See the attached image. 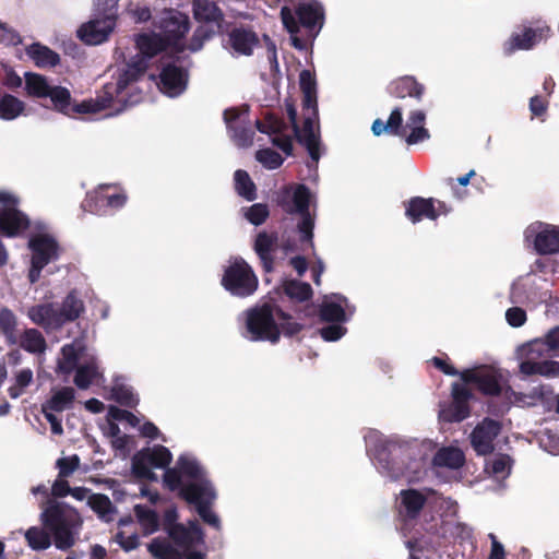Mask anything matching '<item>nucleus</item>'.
I'll list each match as a JSON object with an SVG mask.
<instances>
[{
  "mask_svg": "<svg viewBox=\"0 0 559 559\" xmlns=\"http://www.w3.org/2000/svg\"><path fill=\"white\" fill-rule=\"evenodd\" d=\"M364 440L367 454L377 468L391 479H419L426 471L428 459L436 450V442L431 439L385 437L376 429H367Z\"/></svg>",
  "mask_w": 559,
  "mask_h": 559,
  "instance_id": "nucleus-1",
  "label": "nucleus"
},
{
  "mask_svg": "<svg viewBox=\"0 0 559 559\" xmlns=\"http://www.w3.org/2000/svg\"><path fill=\"white\" fill-rule=\"evenodd\" d=\"M299 86L302 93V104L305 109L304 124L300 129L296 122V109L292 104L286 105V111L289 117L292 128L284 124L271 114H266L263 119L257 120V128L261 134H265L269 140L281 148L286 155H290L293 150L292 134L308 151L313 165L320 159L319 129L317 123V83L313 74L309 70H302L299 74Z\"/></svg>",
  "mask_w": 559,
  "mask_h": 559,
  "instance_id": "nucleus-2",
  "label": "nucleus"
},
{
  "mask_svg": "<svg viewBox=\"0 0 559 559\" xmlns=\"http://www.w3.org/2000/svg\"><path fill=\"white\" fill-rule=\"evenodd\" d=\"M163 487L193 504L200 518L215 530H221V519L211 509L217 498L216 489L201 462L191 453H181L173 468L162 477Z\"/></svg>",
  "mask_w": 559,
  "mask_h": 559,
  "instance_id": "nucleus-3",
  "label": "nucleus"
},
{
  "mask_svg": "<svg viewBox=\"0 0 559 559\" xmlns=\"http://www.w3.org/2000/svg\"><path fill=\"white\" fill-rule=\"evenodd\" d=\"M154 28L151 32H143L135 37V45L140 56L132 58L128 63H135L143 60L145 69L147 60L168 47L176 51H198L210 34L200 27L195 31L189 45L183 41V36L189 31L188 15L177 10H165L154 17Z\"/></svg>",
  "mask_w": 559,
  "mask_h": 559,
  "instance_id": "nucleus-4",
  "label": "nucleus"
},
{
  "mask_svg": "<svg viewBox=\"0 0 559 559\" xmlns=\"http://www.w3.org/2000/svg\"><path fill=\"white\" fill-rule=\"evenodd\" d=\"M178 519L177 508L170 507L165 511L164 527L171 543L154 538L147 544L148 552L155 559H206L207 546L199 523H177Z\"/></svg>",
  "mask_w": 559,
  "mask_h": 559,
  "instance_id": "nucleus-5",
  "label": "nucleus"
},
{
  "mask_svg": "<svg viewBox=\"0 0 559 559\" xmlns=\"http://www.w3.org/2000/svg\"><path fill=\"white\" fill-rule=\"evenodd\" d=\"M41 526H31L23 535L27 546L35 551L46 550L51 545V534L56 547L70 548L74 544L75 530L81 525L78 512L63 503L48 501L40 513Z\"/></svg>",
  "mask_w": 559,
  "mask_h": 559,
  "instance_id": "nucleus-6",
  "label": "nucleus"
},
{
  "mask_svg": "<svg viewBox=\"0 0 559 559\" xmlns=\"http://www.w3.org/2000/svg\"><path fill=\"white\" fill-rule=\"evenodd\" d=\"M239 322L242 336L251 342L277 343L282 334L290 336L301 329L292 317L269 305L247 309L239 316Z\"/></svg>",
  "mask_w": 559,
  "mask_h": 559,
  "instance_id": "nucleus-7",
  "label": "nucleus"
},
{
  "mask_svg": "<svg viewBox=\"0 0 559 559\" xmlns=\"http://www.w3.org/2000/svg\"><path fill=\"white\" fill-rule=\"evenodd\" d=\"M144 71L145 63L143 60L135 63H126L123 68L118 70L115 81L104 86L103 95L81 103L74 100L70 117L76 114H96L114 106V104L127 105L139 102V97H133L132 91L135 81Z\"/></svg>",
  "mask_w": 559,
  "mask_h": 559,
  "instance_id": "nucleus-8",
  "label": "nucleus"
},
{
  "mask_svg": "<svg viewBox=\"0 0 559 559\" xmlns=\"http://www.w3.org/2000/svg\"><path fill=\"white\" fill-rule=\"evenodd\" d=\"M283 206L286 212L298 215L296 230L298 243H287L286 251L313 248V228L316 224V198L304 185L289 186L284 190Z\"/></svg>",
  "mask_w": 559,
  "mask_h": 559,
  "instance_id": "nucleus-9",
  "label": "nucleus"
},
{
  "mask_svg": "<svg viewBox=\"0 0 559 559\" xmlns=\"http://www.w3.org/2000/svg\"><path fill=\"white\" fill-rule=\"evenodd\" d=\"M551 356L542 337L519 345L514 352L519 370L524 376L558 377L559 361L550 359Z\"/></svg>",
  "mask_w": 559,
  "mask_h": 559,
  "instance_id": "nucleus-10",
  "label": "nucleus"
},
{
  "mask_svg": "<svg viewBox=\"0 0 559 559\" xmlns=\"http://www.w3.org/2000/svg\"><path fill=\"white\" fill-rule=\"evenodd\" d=\"M222 286L233 296L248 297L254 294L259 280L242 258H231L224 269Z\"/></svg>",
  "mask_w": 559,
  "mask_h": 559,
  "instance_id": "nucleus-11",
  "label": "nucleus"
},
{
  "mask_svg": "<svg viewBox=\"0 0 559 559\" xmlns=\"http://www.w3.org/2000/svg\"><path fill=\"white\" fill-rule=\"evenodd\" d=\"M27 246L31 251L28 280L34 284L40 278L43 269L58 259L59 246L55 237L45 228L32 234Z\"/></svg>",
  "mask_w": 559,
  "mask_h": 559,
  "instance_id": "nucleus-12",
  "label": "nucleus"
},
{
  "mask_svg": "<svg viewBox=\"0 0 559 559\" xmlns=\"http://www.w3.org/2000/svg\"><path fill=\"white\" fill-rule=\"evenodd\" d=\"M21 199L14 191L0 189V235L19 237L31 226L28 216L19 209Z\"/></svg>",
  "mask_w": 559,
  "mask_h": 559,
  "instance_id": "nucleus-13",
  "label": "nucleus"
},
{
  "mask_svg": "<svg viewBox=\"0 0 559 559\" xmlns=\"http://www.w3.org/2000/svg\"><path fill=\"white\" fill-rule=\"evenodd\" d=\"M426 112L416 108L408 112L407 119L403 124V114L400 108H394L388 119V127L405 140L408 145L418 144L430 138L428 129L425 127Z\"/></svg>",
  "mask_w": 559,
  "mask_h": 559,
  "instance_id": "nucleus-14",
  "label": "nucleus"
},
{
  "mask_svg": "<svg viewBox=\"0 0 559 559\" xmlns=\"http://www.w3.org/2000/svg\"><path fill=\"white\" fill-rule=\"evenodd\" d=\"M173 453L164 445L155 444L138 451L131 460V471L135 477L156 480L155 469H170Z\"/></svg>",
  "mask_w": 559,
  "mask_h": 559,
  "instance_id": "nucleus-15",
  "label": "nucleus"
},
{
  "mask_svg": "<svg viewBox=\"0 0 559 559\" xmlns=\"http://www.w3.org/2000/svg\"><path fill=\"white\" fill-rule=\"evenodd\" d=\"M465 385L473 383L484 394L498 395L508 384V372L496 366H477L460 372Z\"/></svg>",
  "mask_w": 559,
  "mask_h": 559,
  "instance_id": "nucleus-16",
  "label": "nucleus"
},
{
  "mask_svg": "<svg viewBox=\"0 0 559 559\" xmlns=\"http://www.w3.org/2000/svg\"><path fill=\"white\" fill-rule=\"evenodd\" d=\"M524 242L527 248L539 254L559 253V227L543 222H534L524 230Z\"/></svg>",
  "mask_w": 559,
  "mask_h": 559,
  "instance_id": "nucleus-17",
  "label": "nucleus"
},
{
  "mask_svg": "<svg viewBox=\"0 0 559 559\" xmlns=\"http://www.w3.org/2000/svg\"><path fill=\"white\" fill-rule=\"evenodd\" d=\"M75 400V391L73 388L63 386L51 390L50 397L41 405V412L50 424L51 432L58 436L63 433L61 419L56 413H62L72 407Z\"/></svg>",
  "mask_w": 559,
  "mask_h": 559,
  "instance_id": "nucleus-18",
  "label": "nucleus"
},
{
  "mask_svg": "<svg viewBox=\"0 0 559 559\" xmlns=\"http://www.w3.org/2000/svg\"><path fill=\"white\" fill-rule=\"evenodd\" d=\"M128 195L126 191L115 185H99L94 191L87 194V202L97 212L106 213L124 206Z\"/></svg>",
  "mask_w": 559,
  "mask_h": 559,
  "instance_id": "nucleus-19",
  "label": "nucleus"
},
{
  "mask_svg": "<svg viewBox=\"0 0 559 559\" xmlns=\"http://www.w3.org/2000/svg\"><path fill=\"white\" fill-rule=\"evenodd\" d=\"M545 280L535 275L527 274L518 278L511 287L510 297L513 302L519 304H537L547 297V293H543Z\"/></svg>",
  "mask_w": 559,
  "mask_h": 559,
  "instance_id": "nucleus-20",
  "label": "nucleus"
},
{
  "mask_svg": "<svg viewBox=\"0 0 559 559\" xmlns=\"http://www.w3.org/2000/svg\"><path fill=\"white\" fill-rule=\"evenodd\" d=\"M355 311V306L340 294L324 296L319 308L320 319L324 322L346 323L353 318Z\"/></svg>",
  "mask_w": 559,
  "mask_h": 559,
  "instance_id": "nucleus-21",
  "label": "nucleus"
},
{
  "mask_svg": "<svg viewBox=\"0 0 559 559\" xmlns=\"http://www.w3.org/2000/svg\"><path fill=\"white\" fill-rule=\"evenodd\" d=\"M293 10L297 15L299 25L306 27L311 37H314L324 24V10L318 0H296Z\"/></svg>",
  "mask_w": 559,
  "mask_h": 559,
  "instance_id": "nucleus-22",
  "label": "nucleus"
},
{
  "mask_svg": "<svg viewBox=\"0 0 559 559\" xmlns=\"http://www.w3.org/2000/svg\"><path fill=\"white\" fill-rule=\"evenodd\" d=\"M472 393L464 384V382H455L452 385V403L448 406H442L439 412V417L443 421H461L469 415L467 405Z\"/></svg>",
  "mask_w": 559,
  "mask_h": 559,
  "instance_id": "nucleus-23",
  "label": "nucleus"
},
{
  "mask_svg": "<svg viewBox=\"0 0 559 559\" xmlns=\"http://www.w3.org/2000/svg\"><path fill=\"white\" fill-rule=\"evenodd\" d=\"M450 209L441 201L435 199L413 198L405 207V215L412 223L425 218L435 221L440 215L449 213Z\"/></svg>",
  "mask_w": 559,
  "mask_h": 559,
  "instance_id": "nucleus-24",
  "label": "nucleus"
},
{
  "mask_svg": "<svg viewBox=\"0 0 559 559\" xmlns=\"http://www.w3.org/2000/svg\"><path fill=\"white\" fill-rule=\"evenodd\" d=\"M224 120L233 141L240 147L252 145V132L245 126L248 122L247 110L229 108L224 111Z\"/></svg>",
  "mask_w": 559,
  "mask_h": 559,
  "instance_id": "nucleus-25",
  "label": "nucleus"
},
{
  "mask_svg": "<svg viewBox=\"0 0 559 559\" xmlns=\"http://www.w3.org/2000/svg\"><path fill=\"white\" fill-rule=\"evenodd\" d=\"M188 85V73L176 64H166L159 74L158 87L168 97L181 95Z\"/></svg>",
  "mask_w": 559,
  "mask_h": 559,
  "instance_id": "nucleus-26",
  "label": "nucleus"
},
{
  "mask_svg": "<svg viewBox=\"0 0 559 559\" xmlns=\"http://www.w3.org/2000/svg\"><path fill=\"white\" fill-rule=\"evenodd\" d=\"M115 27V20L111 14H106L100 19H93L83 24L79 31V37L88 45H99L108 39Z\"/></svg>",
  "mask_w": 559,
  "mask_h": 559,
  "instance_id": "nucleus-27",
  "label": "nucleus"
},
{
  "mask_svg": "<svg viewBox=\"0 0 559 559\" xmlns=\"http://www.w3.org/2000/svg\"><path fill=\"white\" fill-rule=\"evenodd\" d=\"M433 493L435 491L431 488L403 489L399 493L400 508L408 519H415Z\"/></svg>",
  "mask_w": 559,
  "mask_h": 559,
  "instance_id": "nucleus-28",
  "label": "nucleus"
},
{
  "mask_svg": "<svg viewBox=\"0 0 559 559\" xmlns=\"http://www.w3.org/2000/svg\"><path fill=\"white\" fill-rule=\"evenodd\" d=\"M73 382L81 390H86L92 384L104 382V372L95 355H90L76 368Z\"/></svg>",
  "mask_w": 559,
  "mask_h": 559,
  "instance_id": "nucleus-29",
  "label": "nucleus"
},
{
  "mask_svg": "<svg viewBox=\"0 0 559 559\" xmlns=\"http://www.w3.org/2000/svg\"><path fill=\"white\" fill-rule=\"evenodd\" d=\"M499 429L497 421L485 419L473 430L471 442L478 454L485 455L492 450V441L499 433Z\"/></svg>",
  "mask_w": 559,
  "mask_h": 559,
  "instance_id": "nucleus-30",
  "label": "nucleus"
},
{
  "mask_svg": "<svg viewBox=\"0 0 559 559\" xmlns=\"http://www.w3.org/2000/svg\"><path fill=\"white\" fill-rule=\"evenodd\" d=\"M84 352L85 345L79 340L63 345L57 358L56 372L64 376L72 373L80 366L79 360L83 357Z\"/></svg>",
  "mask_w": 559,
  "mask_h": 559,
  "instance_id": "nucleus-31",
  "label": "nucleus"
},
{
  "mask_svg": "<svg viewBox=\"0 0 559 559\" xmlns=\"http://www.w3.org/2000/svg\"><path fill=\"white\" fill-rule=\"evenodd\" d=\"M258 44L259 39L254 32L235 28L228 35L226 48L233 56H250Z\"/></svg>",
  "mask_w": 559,
  "mask_h": 559,
  "instance_id": "nucleus-32",
  "label": "nucleus"
},
{
  "mask_svg": "<svg viewBox=\"0 0 559 559\" xmlns=\"http://www.w3.org/2000/svg\"><path fill=\"white\" fill-rule=\"evenodd\" d=\"M548 31L547 26H538L536 28L525 27L521 32H515L506 41L504 50L511 53L515 50L531 49Z\"/></svg>",
  "mask_w": 559,
  "mask_h": 559,
  "instance_id": "nucleus-33",
  "label": "nucleus"
},
{
  "mask_svg": "<svg viewBox=\"0 0 559 559\" xmlns=\"http://www.w3.org/2000/svg\"><path fill=\"white\" fill-rule=\"evenodd\" d=\"M465 463V455L463 451L456 445H445L439 449L436 448L432 459L431 466L435 469H451L456 471L461 468Z\"/></svg>",
  "mask_w": 559,
  "mask_h": 559,
  "instance_id": "nucleus-34",
  "label": "nucleus"
},
{
  "mask_svg": "<svg viewBox=\"0 0 559 559\" xmlns=\"http://www.w3.org/2000/svg\"><path fill=\"white\" fill-rule=\"evenodd\" d=\"M28 318L46 330H56L62 326L59 310L52 305L33 306L27 311Z\"/></svg>",
  "mask_w": 559,
  "mask_h": 559,
  "instance_id": "nucleus-35",
  "label": "nucleus"
},
{
  "mask_svg": "<svg viewBox=\"0 0 559 559\" xmlns=\"http://www.w3.org/2000/svg\"><path fill=\"white\" fill-rule=\"evenodd\" d=\"M409 551L408 559H440L436 547V540L431 536L423 535L406 542Z\"/></svg>",
  "mask_w": 559,
  "mask_h": 559,
  "instance_id": "nucleus-36",
  "label": "nucleus"
},
{
  "mask_svg": "<svg viewBox=\"0 0 559 559\" xmlns=\"http://www.w3.org/2000/svg\"><path fill=\"white\" fill-rule=\"evenodd\" d=\"M193 15L195 20L212 24L216 31H222L223 14L218 7L210 0H194Z\"/></svg>",
  "mask_w": 559,
  "mask_h": 559,
  "instance_id": "nucleus-37",
  "label": "nucleus"
},
{
  "mask_svg": "<svg viewBox=\"0 0 559 559\" xmlns=\"http://www.w3.org/2000/svg\"><path fill=\"white\" fill-rule=\"evenodd\" d=\"M111 397L121 405L133 407L139 403V395L122 376H116L110 389Z\"/></svg>",
  "mask_w": 559,
  "mask_h": 559,
  "instance_id": "nucleus-38",
  "label": "nucleus"
},
{
  "mask_svg": "<svg viewBox=\"0 0 559 559\" xmlns=\"http://www.w3.org/2000/svg\"><path fill=\"white\" fill-rule=\"evenodd\" d=\"M104 435L109 439L116 456L126 457L128 455L131 438L122 433L118 425L108 421L104 428Z\"/></svg>",
  "mask_w": 559,
  "mask_h": 559,
  "instance_id": "nucleus-39",
  "label": "nucleus"
},
{
  "mask_svg": "<svg viewBox=\"0 0 559 559\" xmlns=\"http://www.w3.org/2000/svg\"><path fill=\"white\" fill-rule=\"evenodd\" d=\"M134 513L144 536L152 535L159 530V518L153 509L136 504Z\"/></svg>",
  "mask_w": 559,
  "mask_h": 559,
  "instance_id": "nucleus-40",
  "label": "nucleus"
},
{
  "mask_svg": "<svg viewBox=\"0 0 559 559\" xmlns=\"http://www.w3.org/2000/svg\"><path fill=\"white\" fill-rule=\"evenodd\" d=\"M281 17H282L284 27L290 35L292 45L298 50L306 49L307 43L298 36L300 26L294 16L292 8H289L287 5L283 7L281 9Z\"/></svg>",
  "mask_w": 559,
  "mask_h": 559,
  "instance_id": "nucleus-41",
  "label": "nucleus"
},
{
  "mask_svg": "<svg viewBox=\"0 0 559 559\" xmlns=\"http://www.w3.org/2000/svg\"><path fill=\"white\" fill-rule=\"evenodd\" d=\"M26 53L40 68L53 67L59 62V56L55 51L37 43L27 47Z\"/></svg>",
  "mask_w": 559,
  "mask_h": 559,
  "instance_id": "nucleus-42",
  "label": "nucleus"
},
{
  "mask_svg": "<svg viewBox=\"0 0 559 559\" xmlns=\"http://www.w3.org/2000/svg\"><path fill=\"white\" fill-rule=\"evenodd\" d=\"M391 92L400 98L414 97L420 99L424 94V86L415 79L405 76L393 83Z\"/></svg>",
  "mask_w": 559,
  "mask_h": 559,
  "instance_id": "nucleus-43",
  "label": "nucleus"
},
{
  "mask_svg": "<svg viewBox=\"0 0 559 559\" xmlns=\"http://www.w3.org/2000/svg\"><path fill=\"white\" fill-rule=\"evenodd\" d=\"M59 310V316L61 317L62 325L67 322L74 321L78 319L81 313L84 311V304L81 298L78 297L75 293H70L64 300Z\"/></svg>",
  "mask_w": 559,
  "mask_h": 559,
  "instance_id": "nucleus-44",
  "label": "nucleus"
},
{
  "mask_svg": "<svg viewBox=\"0 0 559 559\" xmlns=\"http://www.w3.org/2000/svg\"><path fill=\"white\" fill-rule=\"evenodd\" d=\"M51 87L52 85L49 84L45 76L32 72L25 73V91L27 95L37 98L47 97Z\"/></svg>",
  "mask_w": 559,
  "mask_h": 559,
  "instance_id": "nucleus-45",
  "label": "nucleus"
},
{
  "mask_svg": "<svg viewBox=\"0 0 559 559\" xmlns=\"http://www.w3.org/2000/svg\"><path fill=\"white\" fill-rule=\"evenodd\" d=\"M47 97L50 98L56 110L63 115L71 116V109L74 100L72 99L71 93L68 88L52 85Z\"/></svg>",
  "mask_w": 559,
  "mask_h": 559,
  "instance_id": "nucleus-46",
  "label": "nucleus"
},
{
  "mask_svg": "<svg viewBox=\"0 0 559 559\" xmlns=\"http://www.w3.org/2000/svg\"><path fill=\"white\" fill-rule=\"evenodd\" d=\"M20 345L32 354H44L47 348L43 334L35 329H28L21 335Z\"/></svg>",
  "mask_w": 559,
  "mask_h": 559,
  "instance_id": "nucleus-47",
  "label": "nucleus"
},
{
  "mask_svg": "<svg viewBox=\"0 0 559 559\" xmlns=\"http://www.w3.org/2000/svg\"><path fill=\"white\" fill-rule=\"evenodd\" d=\"M485 469L497 479H504L511 472V459L504 454L492 456L486 462Z\"/></svg>",
  "mask_w": 559,
  "mask_h": 559,
  "instance_id": "nucleus-48",
  "label": "nucleus"
},
{
  "mask_svg": "<svg viewBox=\"0 0 559 559\" xmlns=\"http://www.w3.org/2000/svg\"><path fill=\"white\" fill-rule=\"evenodd\" d=\"M24 110V103L12 95H3L0 97V119L14 120Z\"/></svg>",
  "mask_w": 559,
  "mask_h": 559,
  "instance_id": "nucleus-49",
  "label": "nucleus"
},
{
  "mask_svg": "<svg viewBox=\"0 0 559 559\" xmlns=\"http://www.w3.org/2000/svg\"><path fill=\"white\" fill-rule=\"evenodd\" d=\"M88 506L98 514V516L103 521L110 522L114 520L115 510L111 504V501L107 496L100 493H93L90 497Z\"/></svg>",
  "mask_w": 559,
  "mask_h": 559,
  "instance_id": "nucleus-50",
  "label": "nucleus"
},
{
  "mask_svg": "<svg viewBox=\"0 0 559 559\" xmlns=\"http://www.w3.org/2000/svg\"><path fill=\"white\" fill-rule=\"evenodd\" d=\"M235 189L237 193L248 201L255 199V186L251 180L250 176L245 170H237L234 175Z\"/></svg>",
  "mask_w": 559,
  "mask_h": 559,
  "instance_id": "nucleus-51",
  "label": "nucleus"
},
{
  "mask_svg": "<svg viewBox=\"0 0 559 559\" xmlns=\"http://www.w3.org/2000/svg\"><path fill=\"white\" fill-rule=\"evenodd\" d=\"M286 295L295 300L305 301L312 295L311 286L304 282L288 281L284 284Z\"/></svg>",
  "mask_w": 559,
  "mask_h": 559,
  "instance_id": "nucleus-52",
  "label": "nucleus"
},
{
  "mask_svg": "<svg viewBox=\"0 0 559 559\" xmlns=\"http://www.w3.org/2000/svg\"><path fill=\"white\" fill-rule=\"evenodd\" d=\"M276 237L272 234L260 233L255 239L254 250L267 267L270 252L275 243Z\"/></svg>",
  "mask_w": 559,
  "mask_h": 559,
  "instance_id": "nucleus-53",
  "label": "nucleus"
},
{
  "mask_svg": "<svg viewBox=\"0 0 559 559\" xmlns=\"http://www.w3.org/2000/svg\"><path fill=\"white\" fill-rule=\"evenodd\" d=\"M33 381V371L29 368L21 369L15 374V383L9 389L12 399H17Z\"/></svg>",
  "mask_w": 559,
  "mask_h": 559,
  "instance_id": "nucleus-54",
  "label": "nucleus"
},
{
  "mask_svg": "<svg viewBox=\"0 0 559 559\" xmlns=\"http://www.w3.org/2000/svg\"><path fill=\"white\" fill-rule=\"evenodd\" d=\"M15 325H16V318H15L14 313L7 308L1 309L0 310V329L3 331L7 338L12 344H14L16 342L15 337H14Z\"/></svg>",
  "mask_w": 559,
  "mask_h": 559,
  "instance_id": "nucleus-55",
  "label": "nucleus"
},
{
  "mask_svg": "<svg viewBox=\"0 0 559 559\" xmlns=\"http://www.w3.org/2000/svg\"><path fill=\"white\" fill-rule=\"evenodd\" d=\"M331 324L323 326L319 330L320 336L325 342H336L341 340L346 333L347 329L345 328V323L341 322H330Z\"/></svg>",
  "mask_w": 559,
  "mask_h": 559,
  "instance_id": "nucleus-56",
  "label": "nucleus"
},
{
  "mask_svg": "<svg viewBox=\"0 0 559 559\" xmlns=\"http://www.w3.org/2000/svg\"><path fill=\"white\" fill-rule=\"evenodd\" d=\"M80 457L76 454L62 456L57 460L56 467L60 477H69L80 467Z\"/></svg>",
  "mask_w": 559,
  "mask_h": 559,
  "instance_id": "nucleus-57",
  "label": "nucleus"
},
{
  "mask_svg": "<svg viewBox=\"0 0 559 559\" xmlns=\"http://www.w3.org/2000/svg\"><path fill=\"white\" fill-rule=\"evenodd\" d=\"M255 158L267 169H276L283 164L282 156L270 148L259 150Z\"/></svg>",
  "mask_w": 559,
  "mask_h": 559,
  "instance_id": "nucleus-58",
  "label": "nucleus"
},
{
  "mask_svg": "<svg viewBox=\"0 0 559 559\" xmlns=\"http://www.w3.org/2000/svg\"><path fill=\"white\" fill-rule=\"evenodd\" d=\"M245 216L251 224L258 226L266 219L269 216V210L266 205L257 203L246 210Z\"/></svg>",
  "mask_w": 559,
  "mask_h": 559,
  "instance_id": "nucleus-59",
  "label": "nucleus"
},
{
  "mask_svg": "<svg viewBox=\"0 0 559 559\" xmlns=\"http://www.w3.org/2000/svg\"><path fill=\"white\" fill-rule=\"evenodd\" d=\"M506 320L512 328H520L527 320L526 311L520 307H511L506 311Z\"/></svg>",
  "mask_w": 559,
  "mask_h": 559,
  "instance_id": "nucleus-60",
  "label": "nucleus"
},
{
  "mask_svg": "<svg viewBox=\"0 0 559 559\" xmlns=\"http://www.w3.org/2000/svg\"><path fill=\"white\" fill-rule=\"evenodd\" d=\"M115 540L126 551H131L139 546V537L135 533H129L120 531L116 534Z\"/></svg>",
  "mask_w": 559,
  "mask_h": 559,
  "instance_id": "nucleus-61",
  "label": "nucleus"
},
{
  "mask_svg": "<svg viewBox=\"0 0 559 559\" xmlns=\"http://www.w3.org/2000/svg\"><path fill=\"white\" fill-rule=\"evenodd\" d=\"M21 43L20 35L0 21V44L17 45Z\"/></svg>",
  "mask_w": 559,
  "mask_h": 559,
  "instance_id": "nucleus-62",
  "label": "nucleus"
},
{
  "mask_svg": "<svg viewBox=\"0 0 559 559\" xmlns=\"http://www.w3.org/2000/svg\"><path fill=\"white\" fill-rule=\"evenodd\" d=\"M543 338L549 352L554 356H559V326L549 330Z\"/></svg>",
  "mask_w": 559,
  "mask_h": 559,
  "instance_id": "nucleus-63",
  "label": "nucleus"
},
{
  "mask_svg": "<svg viewBox=\"0 0 559 559\" xmlns=\"http://www.w3.org/2000/svg\"><path fill=\"white\" fill-rule=\"evenodd\" d=\"M109 313H110V307L106 301L100 300L98 298H95L93 300V310H92L93 317H95L96 319H99V320H106L109 318Z\"/></svg>",
  "mask_w": 559,
  "mask_h": 559,
  "instance_id": "nucleus-64",
  "label": "nucleus"
}]
</instances>
